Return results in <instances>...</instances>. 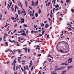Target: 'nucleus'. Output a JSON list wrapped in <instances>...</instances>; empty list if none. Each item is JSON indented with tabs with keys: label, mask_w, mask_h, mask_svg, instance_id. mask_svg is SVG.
<instances>
[{
	"label": "nucleus",
	"mask_w": 74,
	"mask_h": 74,
	"mask_svg": "<svg viewBox=\"0 0 74 74\" xmlns=\"http://www.w3.org/2000/svg\"><path fill=\"white\" fill-rule=\"evenodd\" d=\"M34 1H33L32 2V6L33 7H35L36 5H37L38 3V0H37L36 2L34 4Z\"/></svg>",
	"instance_id": "f257e3e1"
},
{
	"label": "nucleus",
	"mask_w": 74,
	"mask_h": 74,
	"mask_svg": "<svg viewBox=\"0 0 74 74\" xmlns=\"http://www.w3.org/2000/svg\"><path fill=\"white\" fill-rule=\"evenodd\" d=\"M64 69V66H62V67H60L59 68H58L56 69V71H57L58 70H63V69Z\"/></svg>",
	"instance_id": "f03ea898"
},
{
	"label": "nucleus",
	"mask_w": 74,
	"mask_h": 74,
	"mask_svg": "<svg viewBox=\"0 0 74 74\" xmlns=\"http://www.w3.org/2000/svg\"><path fill=\"white\" fill-rule=\"evenodd\" d=\"M73 62V60H72V58H70L68 60V62L69 63H71Z\"/></svg>",
	"instance_id": "7ed1b4c3"
},
{
	"label": "nucleus",
	"mask_w": 74,
	"mask_h": 74,
	"mask_svg": "<svg viewBox=\"0 0 74 74\" xmlns=\"http://www.w3.org/2000/svg\"><path fill=\"white\" fill-rule=\"evenodd\" d=\"M73 66L72 65V66H68L67 67V69L68 70H69L70 69H71V68H73Z\"/></svg>",
	"instance_id": "20e7f679"
},
{
	"label": "nucleus",
	"mask_w": 74,
	"mask_h": 74,
	"mask_svg": "<svg viewBox=\"0 0 74 74\" xmlns=\"http://www.w3.org/2000/svg\"><path fill=\"white\" fill-rule=\"evenodd\" d=\"M59 5L58 4H57V5H55V8H56V10H58L59 9L58 8H57V7L58 8H59Z\"/></svg>",
	"instance_id": "39448f33"
},
{
	"label": "nucleus",
	"mask_w": 74,
	"mask_h": 74,
	"mask_svg": "<svg viewBox=\"0 0 74 74\" xmlns=\"http://www.w3.org/2000/svg\"><path fill=\"white\" fill-rule=\"evenodd\" d=\"M7 36H8V34L6 33H5L4 34V36L3 37V40L5 39V38Z\"/></svg>",
	"instance_id": "423d86ee"
},
{
	"label": "nucleus",
	"mask_w": 74,
	"mask_h": 74,
	"mask_svg": "<svg viewBox=\"0 0 74 74\" xmlns=\"http://www.w3.org/2000/svg\"><path fill=\"white\" fill-rule=\"evenodd\" d=\"M21 36H26V34H25V32L21 34Z\"/></svg>",
	"instance_id": "0eeeda50"
},
{
	"label": "nucleus",
	"mask_w": 74,
	"mask_h": 74,
	"mask_svg": "<svg viewBox=\"0 0 74 74\" xmlns=\"http://www.w3.org/2000/svg\"><path fill=\"white\" fill-rule=\"evenodd\" d=\"M26 7H27V1H25V2Z\"/></svg>",
	"instance_id": "6e6552de"
},
{
	"label": "nucleus",
	"mask_w": 74,
	"mask_h": 74,
	"mask_svg": "<svg viewBox=\"0 0 74 74\" xmlns=\"http://www.w3.org/2000/svg\"><path fill=\"white\" fill-rule=\"evenodd\" d=\"M22 12L23 14H24V13H25V14H23V15L24 16H25V15H26V12H25V10H24L23 12V11H22Z\"/></svg>",
	"instance_id": "1a4fd4ad"
},
{
	"label": "nucleus",
	"mask_w": 74,
	"mask_h": 74,
	"mask_svg": "<svg viewBox=\"0 0 74 74\" xmlns=\"http://www.w3.org/2000/svg\"><path fill=\"white\" fill-rule=\"evenodd\" d=\"M49 27V25H48L47 24H46L45 25V28H47V27Z\"/></svg>",
	"instance_id": "9d476101"
},
{
	"label": "nucleus",
	"mask_w": 74,
	"mask_h": 74,
	"mask_svg": "<svg viewBox=\"0 0 74 74\" xmlns=\"http://www.w3.org/2000/svg\"><path fill=\"white\" fill-rule=\"evenodd\" d=\"M8 6H7V8H8V10H10V8H10V4H8Z\"/></svg>",
	"instance_id": "9b49d317"
},
{
	"label": "nucleus",
	"mask_w": 74,
	"mask_h": 74,
	"mask_svg": "<svg viewBox=\"0 0 74 74\" xmlns=\"http://www.w3.org/2000/svg\"><path fill=\"white\" fill-rule=\"evenodd\" d=\"M23 32V33H25V31H24V30L23 29H22L20 31V33H22Z\"/></svg>",
	"instance_id": "f8f14e48"
},
{
	"label": "nucleus",
	"mask_w": 74,
	"mask_h": 74,
	"mask_svg": "<svg viewBox=\"0 0 74 74\" xmlns=\"http://www.w3.org/2000/svg\"><path fill=\"white\" fill-rule=\"evenodd\" d=\"M32 11H30L29 12V14H30V16H31V17H32Z\"/></svg>",
	"instance_id": "ddd939ff"
},
{
	"label": "nucleus",
	"mask_w": 74,
	"mask_h": 74,
	"mask_svg": "<svg viewBox=\"0 0 74 74\" xmlns=\"http://www.w3.org/2000/svg\"><path fill=\"white\" fill-rule=\"evenodd\" d=\"M50 3H51L50 2L48 3L47 4H47H46V6H47V7H48V6H49V4H50Z\"/></svg>",
	"instance_id": "4468645a"
},
{
	"label": "nucleus",
	"mask_w": 74,
	"mask_h": 74,
	"mask_svg": "<svg viewBox=\"0 0 74 74\" xmlns=\"http://www.w3.org/2000/svg\"><path fill=\"white\" fill-rule=\"evenodd\" d=\"M71 11L72 12V13H74V9L72 8L71 10Z\"/></svg>",
	"instance_id": "2eb2a0df"
},
{
	"label": "nucleus",
	"mask_w": 74,
	"mask_h": 74,
	"mask_svg": "<svg viewBox=\"0 0 74 74\" xmlns=\"http://www.w3.org/2000/svg\"><path fill=\"white\" fill-rule=\"evenodd\" d=\"M23 26H24V27H27V25H26L25 24H24L23 25Z\"/></svg>",
	"instance_id": "dca6fc26"
},
{
	"label": "nucleus",
	"mask_w": 74,
	"mask_h": 74,
	"mask_svg": "<svg viewBox=\"0 0 74 74\" xmlns=\"http://www.w3.org/2000/svg\"><path fill=\"white\" fill-rule=\"evenodd\" d=\"M18 13L19 15H20V14H21V12H20L19 10H18Z\"/></svg>",
	"instance_id": "f3484780"
},
{
	"label": "nucleus",
	"mask_w": 74,
	"mask_h": 74,
	"mask_svg": "<svg viewBox=\"0 0 74 74\" xmlns=\"http://www.w3.org/2000/svg\"><path fill=\"white\" fill-rule=\"evenodd\" d=\"M24 22H25V19H23V20H22L21 23H24Z\"/></svg>",
	"instance_id": "a211bd4d"
},
{
	"label": "nucleus",
	"mask_w": 74,
	"mask_h": 74,
	"mask_svg": "<svg viewBox=\"0 0 74 74\" xmlns=\"http://www.w3.org/2000/svg\"><path fill=\"white\" fill-rule=\"evenodd\" d=\"M15 64H14V66L13 67V69H14V71H15Z\"/></svg>",
	"instance_id": "6ab92c4d"
},
{
	"label": "nucleus",
	"mask_w": 74,
	"mask_h": 74,
	"mask_svg": "<svg viewBox=\"0 0 74 74\" xmlns=\"http://www.w3.org/2000/svg\"><path fill=\"white\" fill-rule=\"evenodd\" d=\"M26 69L27 70H29V67L27 65L26 66Z\"/></svg>",
	"instance_id": "aec40b11"
},
{
	"label": "nucleus",
	"mask_w": 74,
	"mask_h": 74,
	"mask_svg": "<svg viewBox=\"0 0 74 74\" xmlns=\"http://www.w3.org/2000/svg\"><path fill=\"white\" fill-rule=\"evenodd\" d=\"M41 12V10L40 9H39L38 10V14H40Z\"/></svg>",
	"instance_id": "412c9836"
},
{
	"label": "nucleus",
	"mask_w": 74,
	"mask_h": 74,
	"mask_svg": "<svg viewBox=\"0 0 74 74\" xmlns=\"http://www.w3.org/2000/svg\"><path fill=\"white\" fill-rule=\"evenodd\" d=\"M5 44H6V47H7L8 45V42H6L5 43Z\"/></svg>",
	"instance_id": "4be33fe9"
},
{
	"label": "nucleus",
	"mask_w": 74,
	"mask_h": 74,
	"mask_svg": "<svg viewBox=\"0 0 74 74\" xmlns=\"http://www.w3.org/2000/svg\"><path fill=\"white\" fill-rule=\"evenodd\" d=\"M45 32V31H43L42 32V34H41V36H42L43 34H44V32Z\"/></svg>",
	"instance_id": "5701e85b"
},
{
	"label": "nucleus",
	"mask_w": 74,
	"mask_h": 74,
	"mask_svg": "<svg viewBox=\"0 0 74 74\" xmlns=\"http://www.w3.org/2000/svg\"><path fill=\"white\" fill-rule=\"evenodd\" d=\"M38 14H37V13L35 14V16L36 17H37L38 16Z\"/></svg>",
	"instance_id": "b1692460"
},
{
	"label": "nucleus",
	"mask_w": 74,
	"mask_h": 74,
	"mask_svg": "<svg viewBox=\"0 0 74 74\" xmlns=\"http://www.w3.org/2000/svg\"><path fill=\"white\" fill-rule=\"evenodd\" d=\"M11 9H12V11H14V8L13 7H11Z\"/></svg>",
	"instance_id": "393cba45"
},
{
	"label": "nucleus",
	"mask_w": 74,
	"mask_h": 74,
	"mask_svg": "<svg viewBox=\"0 0 74 74\" xmlns=\"http://www.w3.org/2000/svg\"><path fill=\"white\" fill-rule=\"evenodd\" d=\"M18 65H17L16 67V70H18Z\"/></svg>",
	"instance_id": "a878e982"
},
{
	"label": "nucleus",
	"mask_w": 74,
	"mask_h": 74,
	"mask_svg": "<svg viewBox=\"0 0 74 74\" xmlns=\"http://www.w3.org/2000/svg\"><path fill=\"white\" fill-rule=\"evenodd\" d=\"M9 50H11V49H8L7 50H5V52H7L8 51H9Z\"/></svg>",
	"instance_id": "bb28decb"
},
{
	"label": "nucleus",
	"mask_w": 74,
	"mask_h": 74,
	"mask_svg": "<svg viewBox=\"0 0 74 74\" xmlns=\"http://www.w3.org/2000/svg\"><path fill=\"white\" fill-rule=\"evenodd\" d=\"M11 19H12V20H13V21H14V18L12 17L11 18Z\"/></svg>",
	"instance_id": "cd10ccee"
},
{
	"label": "nucleus",
	"mask_w": 74,
	"mask_h": 74,
	"mask_svg": "<svg viewBox=\"0 0 74 74\" xmlns=\"http://www.w3.org/2000/svg\"><path fill=\"white\" fill-rule=\"evenodd\" d=\"M66 71H63L62 72V73H65V72H66Z\"/></svg>",
	"instance_id": "c85d7f7f"
},
{
	"label": "nucleus",
	"mask_w": 74,
	"mask_h": 74,
	"mask_svg": "<svg viewBox=\"0 0 74 74\" xmlns=\"http://www.w3.org/2000/svg\"><path fill=\"white\" fill-rule=\"evenodd\" d=\"M20 21H22V20H23V19H24L22 18L21 17L20 18Z\"/></svg>",
	"instance_id": "c756f323"
},
{
	"label": "nucleus",
	"mask_w": 74,
	"mask_h": 74,
	"mask_svg": "<svg viewBox=\"0 0 74 74\" xmlns=\"http://www.w3.org/2000/svg\"><path fill=\"white\" fill-rule=\"evenodd\" d=\"M9 41H10L11 42H13V41H11L10 39L9 40Z\"/></svg>",
	"instance_id": "7c9ffc66"
},
{
	"label": "nucleus",
	"mask_w": 74,
	"mask_h": 74,
	"mask_svg": "<svg viewBox=\"0 0 74 74\" xmlns=\"http://www.w3.org/2000/svg\"><path fill=\"white\" fill-rule=\"evenodd\" d=\"M21 51L20 50H18V53H21Z\"/></svg>",
	"instance_id": "2f4dec72"
},
{
	"label": "nucleus",
	"mask_w": 74,
	"mask_h": 74,
	"mask_svg": "<svg viewBox=\"0 0 74 74\" xmlns=\"http://www.w3.org/2000/svg\"><path fill=\"white\" fill-rule=\"evenodd\" d=\"M65 42L64 41H61V42H58V44H60V43L61 42Z\"/></svg>",
	"instance_id": "473e14b6"
},
{
	"label": "nucleus",
	"mask_w": 74,
	"mask_h": 74,
	"mask_svg": "<svg viewBox=\"0 0 74 74\" xmlns=\"http://www.w3.org/2000/svg\"><path fill=\"white\" fill-rule=\"evenodd\" d=\"M37 42H42V41H41L38 40H36Z\"/></svg>",
	"instance_id": "72a5a7b5"
},
{
	"label": "nucleus",
	"mask_w": 74,
	"mask_h": 74,
	"mask_svg": "<svg viewBox=\"0 0 74 74\" xmlns=\"http://www.w3.org/2000/svg\"><path fill=\"white\" fill-rule=\"evenodd\" d=\"M32 40L34 41H37L35 40H30V41H31V42H33V41H32Z\"/></svg>",
	"instance_id": "f704fd0d"
},
{
	"label": "nucleus",
	"mask_w": 74,
	"mask_h": 74,
	"mask_svg": "<svg viewBox=\"0 0 74 74\" xmlns=\"http://www.w3.org/2000/svg\"><path fill=\"white\" fill-rule=\"evenodd\" d=\"M61 65H64L65 64V63H62L61 64Z\"/></svg>",
	"instance_id": "c9c22d12"
},
{
	"label": "nucleus",
	"mask_w": 74,
	"mask_h": 74,
	"mask_svg": "<svg viewBox=\"0 0 74 74\" xmlns=\"http://www.w3.org/2000/svg\"><path fill=\"white\" fill-rule=\"evenodd\" d=\"M66 3H69V2H70V0H66Z\"/></svg>",
	"instance_id": "e433bc0d"
},
{
	"label": "nucleus",
	"mask_w": 74,
	"mask_h": 74,
	"mask_svg": "<svg viewBox=\"0 0 74 74\" xmlns=\"http://www.w3.org/2000/svg\"><path fill=\"white\" fill-rule=\"evenodd\" d=\"M15 8L16 9H18V7H17V6H15Z\"/></svg>",
	"instance_id": "4c0bfd02"
},
{
	"label": "nucleus",
	"mask_w": 74,
	"mask_h": 74,
	"mask_svg": "<svg viewBox=\"0 0 74 74\" xmlns=\"http://www.w3.org/2000/svg\"><path fill=\"white\" fill-rule=\"evenodd\" d=\"M18 51V50H13V51L14 52H15L16 51Z\"/></svg>",
	"instance_id": "58836bf2"
},
{
	"label": "nucleus",
	"mask_w": 74,
	"mask_h": 74,
	"mask_svg": "<svg viewBox=\"0 0 74 74\" xmlns=\"http://www.w3.org/2000/svg\"><path fill=\"white\" fill-rule=\"evenodd\" d=\"M17 26V24H15L14 26V27H16V26Z\"/></svg>",
	"instance_id": "ea45409f"
},
{
	"label": "nucleus",
	"mask_w": 74,
	"mask_h": 74,
	"mask_svg": "<svg viewBox=\"0 0 74 74\" xmlns=\"http://www.w3.org/2000/svg\"><path fill=\"white\" fill-rule=\"evenodd\" d=\"M60 51L61 52H63V51L62 49L60 50Z\"/></svg>",
	"instance_id": "a19ab883"
},
{
	"label": "nucleus",
	"mask_w": 74,
	"mask_h": 74,
	"mask_svg": "<svg viewBox=\"0 0 74 74\" xmlns=\"http://www.w3.org/2000/svg\"><path fill=\"white\" fill-rule=\"evenodd\" d=\"M18 67L19 68V69H21V66L20 65Z\"/></svg>",
	"instance_id": "79ce46f5"
},
{
	"label": "nucleus",
	"mask_w": 74,
	"mask_h": 74,
	"mask_svg": "<svg viewBox=\"0 0 74 74\" xmlns=\"http://www.w3.org/2000/svg\"><path fill=\"white\" fill-rule=\"evenodd\" d=\"M18 59H21L22 57H18Z\"/></svg>",
	"instance_id": "37998d69"
},
{
	"label": "nucleus",
	"mask_w": 74,
	"mask_h": 74,
	"mask_svg": "<svg viewBox=\"0 0 74 74\" xmlns=\"http://www.w3.org/2000/svg\"><path fill=\"white\" fill-rule=\"evenodd\" d=\"M16 16H16V18H17L18 17V15L17 14H16Z\"/></svg>",
	"instance_id": "c03bdc74"
},
{
	"label": "nucleus",
	"mask_w": 74,
	"mask_h": 74,
	"mask_svg": "<svg viewBox=\"0 0 74 74\" xmlns=\"http://www.w3.org/2000/svg\"><path fill=\"white\" fill-rule=\"evenodd\" d=\"M29 51H30V49H29V48H28V52H29V53H30Z\"/></svg>",
	"instance_id": "a18cd8bd"
},
{
	"label": "nucleus",
	"mask_w": 74,
	"mask_h": 74,
	"mask_svg": "<svg viewBox=\"0 0 74 74\" xmlns=\"http://www.w3.org/2000/svg\"><path fill=\"white\" fill-rule=\"evenodd\" d=\"M20 5H21V8H22V4H21V2H20Z\"/></svg>",
	"instance_id": "49530a36"
},
{
	"label": "nucleus",
	"mask_w": 74,
	"mask_h": 74,
	"mask_svg": "<svg viewBox=\"0 0 74 74\" xmlns=\"http://www.w3.org/2000/svg\"><path fill=\"white\" fill-rule=\"evenodd\" d=\"M41 54H38V56H41Z\"/></svg>",
	"instance_id": "de8ad7c7"
},
{
	"label": "nucleus",
	"mask_w": 74,
	"mask_h": 74,
	"mask_svg": "<svg viewBox=\"0 0 74 74\" xmlns=\"http://www.w3.org/2000/svg\"><path fill=\"white\" fill-rule=\"evenodd\" d=\"M65 66H68V65H69V64H67V63L65 64Z\"/></svg>",
	"instance_id": "09e8293b"
},
{
	"label": "nucleus",
	"mask_w": 74,
	"mask_h": 74,
	"mask_svg": "<svg viewBox=\"0 0 74 74\" xmlns=\"http://www.w3.org/2000/svg\"><path fill=\"white\" fill-rule=\"evenodd\" d=\"M56 0H54L53 2H54V4H56Z\"/></svg>",
	"instance_id": "8fccbe9b"
},
{
	"label": "nucleus",
	"mask_w": 74,
	"mask_h": 74,
	"mask_svg": "<svg viewBox=\"0 0 74 74\" xmlns=\"http://www.w3.org/2000/svg\"><path fill=\"white\" fill-rule=\"evenodd\" d=\"M13 63H16V61H14L13 62Z\"/></svg>",
	"instance_id": "3c124183"
},
{
	"label": "nucleus",
	"mask_w": 74,
	"mask_h": 74,
	"mask_svg": "<svg viewBox=\"0 0 74 74\" xmlns=\"http://www.w3.org/2000/svg\"><path fill=\"white\" fill-rule=\"evenodd\" d=\"M49 35H47V38H49Z\"/></svg>",
	"instance_id": "603ef678"
},
{
	"label": "nucleus",
	"mask_w": 74,
	"mask_h": 74,
	"mask_svg": "<svg viewBox=\"0 0 74 74\" xmlns=\"http://www.w3.org/2000/svg\"><path fill=\"white\" fill-rule=\"evenodd\" d=\"M33 66H32V68H31V71H32V70H33Z\"/></svg>",
	"instance_id": "864d4df0"
},
{
	"label": "nucleus",
	"mask_w": 74,
	"mask_h": 74,
	"mask_svg": "<svg viewBox=\"0 0 74 74\" xmlns=\"http://www.w3.org/2000/svg\"><path fill=\"white\" fill-rule=\"evenodd\" d=\"M26 33H27V34H28V30H27V31H26Z\"/></svg>",
	"instance_id": "5fc2aeb1"
},
{
	"label": "nucleus",
	"mask_w": 74,
	"mask_h": 74,
	"mask_svg": "<svg viewBox=\"0 0 74 74\" xmlns=\"http://www.w3.org/2000/svg\"><path fill=\"white\" fill-rule=\"evenodd\" d=\"M15 58V56H12L11 57V58L12 59V58Z\"/></svg>",
	"instance_id": "6e6d98bb"
},
{
	"label": "nucleus",
	"mask_w": 74,
	"mask_h": 74,
	"mask_svg": "<svg viewBox=\"0 0 74 74\" xmlns=\"http://www.w3.org/2000/svg\"><path fill=\"white\" fill-rule=\"evenodd\" d=\"M33 31L32 30V31H31V33H32V34H33Z\"/></svg>",
	"instance_id": "4d7b16f0"
},
{
	"label": "nucleus",
	"mask_w": 74,
	"mask_h": 74,
	"mask_svg": "<svg viewBox=\"0 0 74 74\" xmlns=\"http://www.w3.org/2000/svg\"><path fill=\"white\" fill-rule=\"evenodd\" d=\"M20 60H21L20 59H18V61L19 63H20Z\"/></svg>",
	"instance_id": "13d9d810"
},
{
	"label": "nucleus",
	"mask_w": 74,
	"mask_h": 74,
	"mask_svg": "<svg viewBox=\"0 0 74 74\" xmlns=\"http://www.w3.org/2000/svg\"><path fill=\"white\" fill-rule=\"evenodd\" d=\"M69 29L70 30H69V31L70 32V31H71V30L72 29H71V28H69Z\"/></svg>",
	"instance_id": "bf43d9fd"
},
{
	"label": "nucleus",
	"mask_w": 74,
	"mask_h": 74,
	"mask_svg": "<svg viewBox=\"0 0 74 74\" xmlns=\"http://www.w3.org/2000/svg\"><path fill=\"white\" fill-rule=\"evenodd\" d=\"M10 51H11V52H12L13 53H14V52H13V51H12V50H10Z\"/></svg>",
	"instance_id": "052dcab7"
},
{
	"label": "nucleus",
	"mask_w": 74,
	"mask_h": 74,
	"mask_svg": "<svg viewBox=\"0 0 74 74\" xmlns=\"http://www.w3.org/2000/svg\"><path fill=\"white\" fill-rule=\"evenodd\" d=\"M5 6H6V5H7V4H6V1H5Z\"/></svg>",
	"instance_id": "680f3d73"
},
{
	"label": "nucleus",
	"mask_w": 74,
	"mask_h": 74,
	"mask_svg": "<svg viewBox=\"0 0 74 74\" xmlns=\"http://www.w3.org/2000/svg\"><path fill=\"white\" fill-rule=\"evenodd\" d=\"M26 62V61H25V60H22V61H21V62Z\"/></svg>",
	"instance_id": "e2e57ef3"
},
{
	"label": "nucleus",
	"mask_w": 74,
	"mask_h": 74,
	"mask_svg": "<svg viewBox=\"0 0 74 74\" xmlns=\"http://www.w3.org/2000/svg\"><path fill=\"white\" fill-rule=\"evenodd\" d=\"M62 20H62H63V19H62V18L61 17V18H60L59 20Z\"/></svg>",
	"instance_id": "0e129e2a"
},
{
	"label": "nucleus",
	"mask_w": 74,
	"mask_h": 74,
	"mask_svg": "<svg viewBox=\"0 0 74 74\" xmlns=\"http://www.w3.org/2000/svg\"><path fill=\"white\" fill-rule=\"evenodd\" d=\"M35 18V17H33L32 18V19H34Z\"/></svg>",
	"instance_id": "69168bd1"
},
{
	"label": "nucleus",
	"mask_w": 74,
	"mask_h": 74,
	"mask_svg": "<svg viewBox=\"0 0 74 74\" xmlns=\"http://www.w3.org/2000/svg\"><path fill=\"white\" fill-rule=\"evenodd\" d=\"M42 51V53H43V52H44V50H41Z\"/></svg>",
	"instance_id": "338daca9"
},
{
	"label": "nucleus",
	"mask_w": 74,
	"mask_h": 74,
	"mask_svg": "<svg viewBox=\"0 0 74 74\" xmlns=\"http://www.w3.org/2000/svg\"><path fill=\"white\" fill-rule=\"evenodd\" d=\"M11 4H12V2H11L10 3V5H11Z\"/></svg>",
	"instance_id": "774afa93"
}]
</instances>
